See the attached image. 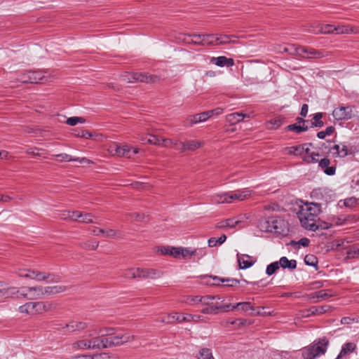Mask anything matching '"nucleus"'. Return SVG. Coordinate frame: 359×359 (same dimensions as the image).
I'll return each mask as SVG.
<instances>
[{"label": "nucleus", "instance_id": "1", "mask_svg": "<svg viewBox=\"0 0 359 359\" xmlns=\"http://www.w3.org/2000/svg\"><path fill=\"white\" fill-rule=\"evenodd\" d=\"M320 212V205L318 203L306 204L302 206L297 214L302 226L312 231L330 228L332 225L330 223L319 219L318 215Z\"/></svg>", "mask_w": 359, "mask_h": 359}, {"label": "nucleus", "instance_id": "2", "mask_svg": "<svg viewBox=\"0 0 359 359\" xmlns=\"http://www.w3.org/2000/svg\"><path fill=\"white\" fill-rule=\"evenodd\" d=\"M327 345L328 340L326 338H323L317 343L303 348L302 357L304 359H315L325 353Z\"/></svg>", "mask_w": 359, "mask_h": 359}, {"label": "nucleus", "instance_id": "3", "mask_svg": "<svg viewBox=\"0 0 359 359\" xmlns=\"http://www.w3.org/2000/svg\"><path fill=\"white\" fill-rule=\"evenodd\" d=\"M202 316L199 315H191V314H180L177 313H170L166 316L163 317L161 321L165 323H173L175 322L182 323V322H195L197 323L202 320Z\"/></svg>", "mask_w": 359, "mask_h": 359}, {"label": "nucleus", "instance_id": "4", "mask_svg": "<svg viewBox=\"0 0 359 359\" xmlns=\"http://www.w3.org/2000/svg\"><path fill=\"white\" fill-rule=\"evenodd\" d=\"M295 53L297 56L308 59H320L328 55L325 51L304 46L297 47Z\"/></svg>", "mask_w": 359, "mask_h": 359}, {"label": "nucleus", "instance_id": "5", "mask_svg": "<svg viewBox=\"0 0 359 359\" xmlns=\"http://www.w3.org/2000/svg\"><path fill=\"white\" fill-rule=\"evenodd\" d=\"M109 153L113 156H124L131 158L134 154H137V149L133 148V150L128 145H120L116 142L112 143L109 148Z\"/></svg>", "mask_w": 359, "mask_h": 359}, {"label": "nucleus", "instance_id": "6", "mask_svg": "<svg viewBox=\"0 0 359 359\" xmlns=\"http://www.w3.org/2000/svg\"><path fill=\"white\" fill-rule=\"evenodd\" d=\"M44 79L45 76L41 71H28L21 74L18 79L20 82L25 83H37L40 81H43Z\"/></svg>", "mask_w": 359, "mask_h": 359}, {"label": "nucleus", "instance_id": "7", "mask_svg": "<svg viewBox=\"0 0 359 359\" xmlns=\"http://www.w3.org/2000/svg\"><path fill=\"white\" fill-rule=\"evenodd\" d=\"M266 231L282 234L284 232L283 225L284 221L278 217H269L266 219Z\"/></svg>", "mask_w": 359, "mask_h": 359}, {"label": "nucleus", "instance_id": "8", "mask_svg": "<svg viewBox=\"0 0 359 359\" xmlns=\"http://www.w3.org/2000/svg\"><path fill=\"white\" fill-rule=\"evenodd\" d=\"M333 117L337 121L348 120L353 116V107L341 106L335 108L332 111Z\"/></svg>", "mask_w": 359, "mask_h": 359}, {"label": "nucleus", "instance_id": "9", "mask_svg": "<svg viewBox=\"0 0 359 359\" xmlns=\"http://www.w3.org/2000/svg\"><path fill=\"white\" fill-rule=\"evenodd\" d=\"M41 306V304H39L38 302H30L20 306L18 310L22 313H26L28 315H36L41 313L40 312Z\"/></svg>", "mask_w": 359, "mask_h": 359}, {"label": "nucleus", "instance_id": "10", "mask_svg": "<svg viewBox=\"0 0 359 359\" xmlns=\"http://www.w3.org/2000/svg\"><path fill=\"white\" fill-rule=\"evenodd\" d=\"M137 278H158L162 276V272L154 269L137 268Z\"/></svg>", "mask_w": 359, "mask_h": 359}, {"label": "nucleus", "instance_id": "11", "mask_svg": "<svg viewBox=\"0 0 359 359\" xmlns=\"http://www.w3.org/2000/svg\"><path fill=\"white\" fill-rule=\"evenodd\" d=\"M135 339V335H130L128 333L114 334L111 337L112 347L120 346L127 342L133 341Z\"/></svg>", "mask_w": 359, "mask_h": 359}, {"label": "nucleus", "instance_id": "12", "mask_svg": "<svg viewBox=\"0 0 359 359\" xmlns=\"http://www.w3.org/2000/svg\"><path fill=\"white\" fill-rule=\"evenodd\" d=\"M134 76H136L137 81L145 83L147 84L156 83L161 80L159 76L150 74L147 72H136Z\"/></svg>", "mask_w": 359, "mask_h": 359}, {"label": "nucleus", "instance_id": "13", "mask_svg": "<svg viewBox=\"0 0 359 359\" xmlns=\"http://www.w3.org/2000/svg\"><path fill=\"white\" fill-rule=\"evenodd\" d=\"M229 203H232L234 201H241L247 198L250 196V191L248 189L245 190H237L236 191H229Z\"/></svg>", "mask_w": 359, "mask_h": 359}, {"label": "nucleus", "instance_id": "14", "mask_svg": "<svg viewBox=\"0 0 359 359\" xmlns=\"http://www.w3.org/2000/svg\"><path fill=\"white\" fill-rule=\"evenodd\" d=\"M182 147L177 148L182 152L186 151H194L204 145V142L201 140H188L186 142H182L180 144Z\"/></svg>", "mask_w": 359, "mask_h": 359}, {"label": "nucleus", "instance_id": "15", "mask_svg": "<svg viewBox=\"0 0 359 359\" xmlns=\"http://www.w3.org/2000/svg\"><path fill=\"white\" fill-rule=\"evenodd\" d=\"M331 309L330 306L328 305H324L320 306H311L308 309H306L303 311L302 316L304 317H309L311 316H315V315H321L327 311H328Z\"/></svg>", "mask_w": 359, "mask_h": 359}, {"label": "nucleus", "instance_id": "16", "mask_svg": "<svg viewBox=\"0 0 359 359\" xmlns=\"http://www.w3.org/2000/svg\"><path fill=\"white\" fill-rule=\"evenodd\" d=\"M356 348H357V346L355 343H353V342L345 343L342 346L341 350L336 359H347L348 356L351 353H353L355 351Z\"/></svg>", "mask_w": 359, "mask_h": 359}, {"label": "nucleus", "instance_id": "17", "mask_svg": "<svg viewBox=\"0 0 359 359\" xmlns=\"http://www.w3.org/2000/svg\"><path fill=\"white\" fill-rule=\"evenodd\" d=\"M241 220H235V218H230L217 223L215 225V228L224 229L226 227L233 228L236 226L243 228V225H241Z\"/></svg>", "mask_w": 359, "mask_h": 359}, {"label": "nucleus", "instance_id": "18", "mask_svg": "<svg viewBox=\"0 0 359 359\" xmlns=\"http://www.w3.org/2000/svg\"><path fill=\"white\" fill-rule=\"evenodd\" d=\"M67 287L65 285H55L43 287V297L45 296L54 295L65 292Z\"/></svg>", "mask_w": 359, "mask_h": 359}, {"label": "nucleus", "instance_id": "19", "mask_svg": "<svg viewBox=\"0 0 359 359\" xmlns=\"http://www.w3.org/2000/svg\"><path fill=\"white\" fill-rule=\"evenodd\" d=\"M210 62L219 67H231L234 65V62L232 58H227L225 56H219L217 57H212L210 59Z\"/></svg>", "mask_w": 359, "mask_h": 359}, {"label": "nucleus", "instance_id": "20", "mask_svg": "<svg viewBox=\"0 0 359 359\" xmlns=\"http://www.w3.org/2000/svg\"><path fill=\"white\" fill-rule=\"evenodd\" d=\"M29 292V296L27 299H39L43 298V287L42 286H34L28 287L26 289Z\"/></svg>", "mask_w": 359, "mask_h": 359}, {"label": "nucleus", "instance_id": "21", "mask_svg": "<svg viewBox=\"0 0 359 359\" xmlns=\"http://www.w3.org/2000/svg\"><path fill=\"white\" fill-rule=\"evenodd\" d=\"M330 161L327 158H324L319 161V167L327 175H333L335 174L336 168L334 166H329Z\"/></svg>", "mask_w": 359, "mask_h": 359}, {"label": "nucleus", "instance_id": "22", "mask_svg": "<svg viewBox=\"0 0 359 359\" xmlns=\"http://www.w3.org/2000/svg\"><path fill=\"white\" fill-rule=\"evenodd\" d=\"M88 327V324L86 322L72 321L67 324L65 327L67 328L69 332H75L83 330Z\"/></svg>", "mask_w": 359, "mask_h": 359}, {"label": "nucleus", "instance_id": "23", "mask_svg": "<svg viewBox=\"0 0 359 359\" xmlns=\"http://www.w3.org/2000/svg\"><path fill=\"white\" fill-rule=\"evenodd\" d=\"M333 25H320L316 27L313 30H311L310 32L318 34H332L335 32V29Z\"/></svg>", "mask_w": 359, "mask_h": 359}, {"label": "nucleus", "instance_id": "24", "mask_svg": "<svg viewBox=\"0 0 359 359\" xmlns=\"http://www.w3.org/2000/svg\"><path fill=\"white\" fill-rule=\"evenodd\" d=\"M56 277L57 276L55 274L50 273L37 271L34 279L38 281L46 280L47 282L52 283L58 281L55 279Z\"/></svg>", "mask_w": 359, "mask_h": 359}, {"label": "nucleus", "instance_id": "25", "mask_svg": "<svg viewBox=\"0 0 359 359\" xmlns=\"http://www.w3.org/2000/svg\"><path fill=\"white\" fill-rule=\"evenodd\" d=\"M279 266L283 269L294 270L297 268V262L294 259L289 260L286 257H282L278 262Z\"/></svg>", "mask_w": 359, "mask_h": 359}, {"label": "nucleus", "instance_id": "26", "mask_svg": "<svg viewBox=\"0 0 359 359\" xmlns=\"http://www.w3.org/2000/svg\"><path fill=\"white\" fill-rule=\"evenodd\" d=\"M334 294L328 290H321L318 292H313L309 295L310 299H327L330 297H333Z\"/></svg>", "mask_w": 359, "mask_h": 359}, {"label": "nucleus", "instance_id": "27", "mask_svg": "<svg viewBox=\"0 0 359 359\" xmlns=\"http://www.w3.org/2000/svg\"><path fill=\"white\" fill-rule=\"evenodd\" d=\"M207 120V114L203 112L197 114L193 116H190L187 118V121L189 126L194 124H196L201 122L205 121Z\"/></svg>", "mask_w": 359, "mask_h": 359}, {"label": "nucleus", "instance_id": "28", "mask_svg": "<svg viewBox=\"0 0 359 359\" xmlns=\"http://www.w3.org/2000/svg\"><path fill=\"white\" fill-rule=\"evenodd\" d=\"M95 332L100 335V337H111L116 334V329L114 327H100L98 331L95 330Z\"/></svg>", "mask_w": 359, "mask_h": 359}, {"label": "nucleus", "instance_id": "29", "mask_svg": "<svg viewBox=\"0 0 359 359\" xmlns=\"http://www.w3.org/2000/svg\"><path fill=\"white\" fill-rule=\"evenodd\" d=\"M250 258V256L245 255H238V262L241 269H245L252 266L253 262L249 260Z\"/></svg>", "mask_w": 359, "mask_h": 359}, {"label": "nucleus", "instance_id": "30", "mask_svg": "<svg viewBox=\"0 0 359 359\" xmlns=\"http://www.w3.org/2000/svg\"><path fill=\"white\" fill-rule=\"evenodd\" d=\"M307 145L312 146V143L299 144L297 146H294L286 149H288L289 154L298 156L302 155L304 153V147Z\"/></svg>", "mask_w": 359, "mask_h": 359}, {"label": "nucleus", "instance_id": "31", "mask_svg": "<svg viewBox=\"0 0 359 359\" xmlns=\"http://www.w3.org/2000/svg\"><path fill=\"white\" fill-rule=\"evenodd\" d=\"M284 121V118L283 117H276L273 119L269 121L266 123V127L269 130H276L280 127Z\"/></svg>", "mask_w": 359, "mask_h": 359}, {"label": "nucleus", "instance_id": "32", "mask_svg": "<svg viewBox=\"0 0 359 359\" xmlns=\"http://www.w3.org/2000/svg\"><path fill=\"white\" fill-rule=\"evenodd\" d=\"M247 115L242 113H232L227 116L226 120L231 124H235L241 121Z\"/></svg>", "mask_w": 359, "mask_h": 359}, {"label": "nucleus", "instance_id": "33", "mask_svg": "<svg viewBox=\"0 0 359 359\" xmlns=\"http://www.w3.org/2000/svg\"><path fill=\"white\" fill-rule=\"evenodd\" d=\"M229 193L226 192L221 194H215L212 196L211 201L213 203H229Z\"/></svg>", "mask_w": 359, "mask_h": 359}, {"label": "nucleus", "instance_id": "34", "mask_svg": "<svg viewBox=\"0 0 359 359\" xmlns=\"http://www.w3.org/2000/svg\"><path fill=\"white\" fill-rule=\"evenodd\" d=\"M323 118V113H316L313 117V121L311 123L310 128H322L324 126V122L321 120Z\"/></svg>", "mask_w": 359, "mask_h": 359}, {"label": "nucleus", "instance_id": "35", "mask_svg": "<svg viewBox=\"0 0 359 359\" xmlns=\"http://www.w3.org/2000/svg\"><path fill=\"white\" fill-rule=\"evenodd\" d=\"M232 38H236L234 35L216 34V41L217 45L226 44L231 41Z\"/></svg>", "mask_w": 359, "mask_h": 359}, {"label": "nucleus", "instance_id": "36", "mask_svg": "<svg viewBox=\"0 0 359 359\" xmlns=\"http://www.w3.org/2000/svg\"><path fill=\"white\" fill-rule=\"evenodd\" d=\"M213 280H219L222 283H226V285L233 287L240 283L239 280L236 278H221L218 276H210Z\"/></svg>", "mask_w": 359, "mask_h": 359}, {"label": "nucleus", "instance_id": "37", "mask_svg": "<svg viewBox=\"0 0 359 359\" xmlns=\"http://www.w3.org/2000/svg\"><path fill=\"white\" fill-rule=\"evenodd\" d=\"M203 46H217L216 34H203Z\"/></svg>", "mask_w": 359, "mask_h": 359}, {"label": "nucleus", "instance_id": "38", "mask_svg": "<svg viewBox=\"0 0 359 359\" xmlns=\"http://www.w3.org/2000/svg\"><path fill=\"white\" fill-rule=\"evenodd\" d=\"M80 247L83 249L88 250H95L97 249V248L99 245V242L97 241H86L82 242L79 244Z\"/></svg>", "mask_w": 359, "mask_h": 359}, {"label": "nucleus", "instance_id": "39", "mask_svg": "<svg viewBox=\"0 0 359 359\" xmlns=\"http://www.w3.org/2000/svg\"><path fill=\"white\" fill-rule=\"evenodd\" d=\"M90 342L89 340L86 339H81L73 344V347L74 348L79 349H91L90 348Z\"/></svg>", "mask_w": 359, "mask_h": 359}, {"label": "nucleus", "instance_id": "40", "mask_svg": "<svg viewBox=\"0 0 359 359\" xmlns=\"http://www.w3.org/2000/svg\"><path fill=\"white\" fill-rule=\"evenodd\" d=\"M208 306L201 309V312L204 314H216L218 311V302L215 304H211L210 305H207Z\"/></svg>", "mask_w": 359, "mask_h": 359}, {"label": "nucleus", "instance_id": "41", "mask_svg": "<svg viewBox=\"0 0 359 359\" xmlns=\"http://www.w3.org/2000/svg\"><path fill=\"white\" fill-rule=\"evenodd\" d=\"M309 127H301V125H298L297 123L290 124L287 126L285 129L287 130L294 131L296 133H301L305 131H307Z\"/></svg>", "mask_w": 359, "mask_h": 359}, {"label": "nucleus", "instance_id": "42", "mask_svg": "<svg viewBox=\"0 0 359 359\" xmlns=\"http://www.w3.org/2000/svg\"><path fill=\"white\" fill-rule=\"evenodd\" d=\"M180 251L181 257L184 259L191 257V256L198 254L196 250H191V248H182Z\"/></svg>", "mask_w": 359, "mask_h": 359}, {"label": "nucleus", "instance_id": "43", "mask_svg": "<svg viewBox=\"0 0 359 359\" xmlns=\"http://www.w3.org/2000/svg\"><path fill=\"white\" fill-rule=\"evenodd\" d=\"M20 290L16 287H8L6 284V290L4 292V296L6 298L12 297L13 295L18 294Z\"/></svg>", "mask_w": 359, "mask_h": 359}, {"label": "nucleus", "instance_id": "44", "mask_svg": "<svg viewBox=\"0 0 359 359\" xmlns=\"http://www.w3.org/2000/svg\"><path fill=\"white\" fill-rule=\"evenodd\" d=\"M215 299H220L218 296H201L198 302L204 305H210L211 304H214L212 301Z\"/></svg>", "mask_w": 359, "mask_h": 359}, {"label": "nucleus", "instance_id": "45", "mask_svg": "<svg viewBox=\"0 0 359 359\" xmlns=\"http://www.w3.org/2000/svg\"><path fill=\"white\" fill-rule=\"evenodd\" d=\"M135 73L136 72H125L121 76L122 81L128 83L137 81L136 76H134Z\"/></svg>", "mask_w": 359, "mask_h": 359}, {"label": "nucleus", "instance_id": "46", "mask_svg": "<svg viewBox=\"0 0 359 359\" xmlns=\"http://www.w3.org/2000/svg\"><path fill=\"white\" fill-rule=\"evenodd\" d=\"M86 122V119L83 117L72 116L68 118L65 123L69 126H75L77 123H83Z\"/></svg>", "mask_w": 359, "mask_h": 359}, {"label": "nucleus", "instance_id": "47", "mask_svg": "<svg viewBox=\"0 0 359 359\" xmlns=\"http://www.w3.org/2000/svg\"><path fill=\"white\" fill-rule=\"evenodd\" d=\"M280 268L279 264L278 262H274L269 264L266 269V273L268 276H271L276 272Z\"/></svg>", "mask_w": 359, "mask_h": 359}, {"label": "nucleus", "instance_id": "48", "mask_svg": "<svg viewBox=\"0 0 359 359\" xmlns=\"http://www.w3.org/2000/svg\"><path fill=\"white\" fill-rule=\"evenodd\" d=\"M304 262L308 266H316L318 264V259L313 255H307L304 257Z\"/></svg>", "mask_w": 359, "mask_h": 359}, {"label": "nucleus", "instance_id": "49", "mask_svg": "<svg viewBox=\"0 0 359 359\" xmlns=\"http://www.w3.org/2000/svg\"><path fill=\"white\" fill-rule=\"evenodd\" d=\"M320 154L318 153L312 152L311 154L306 156L303 158V161L306 163H314L318 161L317 157H318Z\"/></svg>", "mask_w": 359, "mask_h": 359}, {"label": "nucleus", "instance_id": "50", "mask_svg": "<svg viewBox=\"0 0 359 359\" xmlns=\"http://www.w3.org/2000/svg\"><path fill=\"white\" fill-rule=\"evenodd\" d=\"M191 37V42L192 44L203 46V34H193L189 38Z\"/></svg>", "mask_w": 359, "mask_h": 359}, {"label": "nucleus", "instance_id": "51", "mask_svg": "<svg viewBox=\"0 0 359 359\" xmlns=\"http://www.w3.org/2000/svg\"><path fill=\"white\" fill-rule=\"evenodd\" d=\"M334 130L335 128L334 126H328L325 130L318 132L317 133V137L319 139H324L327 135H331L334 133Z\"/></svg>", "mask_w": 359, "mask_h": 359}, {"label": "nucleus", "instance_id": "52", "mask_svg": "<svg viewBox=\"0 0 359 359\" xmlns=\"http://www.w3.org/2000/svg\"><path fill=\"white\" fill-rule=\"evenodd\" d=\"M90 342V348L91 349H101V341L102 337L100 335L98 337H95L89 340Z\"/></svg>", "mask_w": 359, "mask_h": 359}, {"label": "nucleus", "instance_id": "53", "mask_svg": "<svg viewBox=\"0 0 359 359\" xmlns=\"http://www.w3.org/2000/svg\"><path fill=\"white\" fill-rule=\"evenodd\" d=\"M337 34H349L353 32V29L348 26L341 25L334 27Z\"/></svg>", "mask_w": 359, "mask_h": 359}, {"label": "nucleus", "instance_id": "54", "mask_svg": "<svg viewBox=\"0 0 359 359\" xmlns=\"http://www.w3.org/2000/svg\"><path fill=\"white\" fill-rule=\"evenodd\" d=\"M198 359H214V358L210 349L203 348L200 351Z\"/></svg>", "mask_w": 359, "mask_h": 359}, {"label": "nucleus", "instance_id": "55", "mask_svg": "<svg viewBox=\"0 0 359 359\" xmlns=\"http://www.w3.org/2000/svg\"><path fill=\"white\" fill-rule=\"evenodd\" d=\"M347 257L348 259L359 257V247L352 246L347 251Z\"/></svg>", "mask_w": 359, "mask_h": 359}, {"label": "nucleus", "instance_id": "56", "mask_svg": "<svg viewBox=\"0 0 359 359\" xmlns=\"http://www.w3.org/2000/svg\"><path fill=\"white\" fill-rule=\"evenodd\" d=\"M103 236L106 238H118L121 236V233L114 229L104 230Z\"/></svg>", "mask_w": 359, "mask_h": 359}, {"label": "nucleus", "instance_id": "57", "mask_svg": "<svg viewBox=\"0 0 359 359\" xmlns=\"http://www.w3.org/2000/svg\"><path fill=\"white\" fill-rule=\"evenodd\" d=\"M93 215L91 213H83L81 212V217L79 222L83 223H93Z\"/></svg>", "mask_w": 359, "mask_h": 359}, {"label": "nucleus", "instance_id": "58", "mask_svg": "<svg viewBox=\"0 0 359 359\" xmlns=\"http://www.w3.org/2000/svg\"><path fill=\"white\" fill-rule=\"evenodd\" d=\"M127 217L137 222H142L144 221L146 215L144 213L133 212L127 214Z\"/></svg>", "mask_w": 359, "mask_h": 359}, {"label": "nucleus", "instance_id": "59", "mask_svg": "<svg viewBox=\"0 0 359 359\" xmlns=\"http://www.w3.org/2000/svg\"><path fill=\"white\" fill-rule=\"evenodd\" d=\"M123 276L127 278H137V268L136 269L131 268V269H127L125 271Z\"/></svg>", "mask_w": 359, "mask_h": 359}, {"label": "nucleus", "instance_id": "60", "mask_svg": "<svg viewBox=\"0 0 359 359\" xmlns=\"http://www.w3.org/2000/svg\"><path fill=\"white\" fill-rule=\"evenodd\" d=\"M147 142L149 144L161 146L162 139H160L156 135H149Z\"/></svg>", "mask_w": 359, "mask_h": 359}, {"label": "nucleus", "instance_id": "61", "mask_svg": "<svg viewBox=\"0 0 359 359\" xmlns=\"http://www.w3.org/2000/svg\"><path fill=\"white\" fill-rule=\"evenodd\" d=\"M111 347H112V344H111V337H102L101 349H104V348H111Z\"/></svg>", "mask_w": 359, "mask_h": 359}, {"label": "nucleus", "instance_id": "62", "mask_svg": "<svg viewBox=\"0 0 359 359\" xmlns=\"http://www.w3.org/2000/svg\"><path fill=\"white\" fill-rule=\"evenodd\" d=\"M238 308L239 310L243 311H248V310H253V308L250 306L249 302H240L236 304V309Z\"/></svg>", "mask_w": 359, "mask_h": 359}, {"label": "nucleus", "instance_id": "63", "mask_svg": "<svg viewBox=\"0 0 359 359\" xmlns=\"http://www.w3.org/2000/svg\"><path fill=\"white\" fill-rule=\"evenodd\" d=\"M67 214H68V217H69V219L72 221H78L79 222L80 217H81V212H79V211H73V212L68 211Z\"/></svg>", "mask_w": 359, "mask_h": 359}, {"label": "nucleus", "instance_id": "64", "mask_svg": "<svg viewBox=\"0 0 359 359\" xmlns=\"http://www.w3.org/2000/svg\"><path fill=\"white\" fill-rule=\"evenodd\" d=\"M236 309V304H227L224 305H219L218 304V310H221L223 312H228L230 310H234Z\"/></svg>", "mask_w": 359, "mask_h": 359}]
</instances>
